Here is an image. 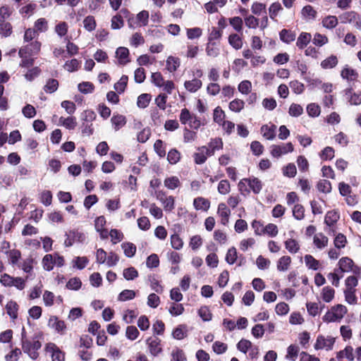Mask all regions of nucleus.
<instances>
[{
	"mask_svg": "<svg viewBox=\"0 0 361 361\" xmlns=\"http://www.w3.org/2000/svg\"><path fill=\"white\" fill-rule=\"evenodd\" d=\"M218 192L221 195H226L230 192L231 185L227 180H221L217 187Z\"/></svg>",
	"mask_w": 361,
	"mask_h": 361,
	"instance_id": "774afa93",
	"label": "nucleus"
},
{
	"mask_svg": "<svg viewBox=\"0 0 361 361\" xmlns=\"http://www.w3.org/2000/svg\"><path fill=\"white\" fill-rule=\"evenodd\" d=\"M311 38V34L305 32H301L297 39V47L300 49H304L310 43Z\"/></svg>",
	"mask_w": 361,
	"mask_h": 361,
	"instance_id": "5701e85b",
	"label": "nucleus"
},
{
	"mask_svg": "<svg viewBox=\"0 0 361 361\" xmlns=\"http://www.w3.org/2000/svg\"><path fill=\"white\" fill-rule=\"evenodd\" d=\"M345 357L349 361L355 360L353 348L351 346H346L344 350L339 351L337 353V358L341 359Z\"/></svg>",
	"mask_w": 361,
	"mask_h": 361,
	"instance_id": "cd10ccee",
	"label": "nucleus"
},
{
	"mask_svg": "<svg viewBox=\"0 0 361 361\" xmlns=\"http://www.w3.org/2000/svg\"><path fill=\"white\" fill-rule=\"evenodd\" d=\"M291 264V258L289 256H283L277 262V269L279 271H286Z\"/></svg>",
	"mask_w": 361,
	"mask_h": 361,
	"instance_id": "bb28decb",
	"label": "nucleus"
},
{
	"mask_svg": "<svg viewBox=\"0 0 361 361\" xmlns=\"http://www.w3.org/2000/svg\"><path fill=\"white\" fill-rule=\"evenodd\" d=\"M347 312V308L343 305H337L331 307L323 317L324 321L332 322L341 320Z\"/></svg>",
	"mask_w": 361,
	"mask_h": 361,
	"instance_id": "7ed1b4c3",
	"label": "nucleus"
},
{
	"mask_svg": "<svg viewBox=\"0 0 361 361\" xmlns=\"http://www.w3.org/2000/svg\"><path fill=\"white\" fill-rule=\"evenodd\" d=\"M228 42L235 49H240L243 47L242 38L238 34H231L228 37Z\"/></svg>",
	"mask_w": 361,
	"mask_h": 361,
	"instance_id": "72a5a7b5",
	"label": "nucleus"
},
{
	"mask_svg": "<svg viewBox=\"0 0 361 361\" xmlns=\"http://www.w3.org/2000/svg\"><path fill=\"white\" fill-rule=\"evenodd\" d=\"M116 57L118 58L119 64L126 65L130 61L128 59L129 50L128 48L124 47H118L116 49Z\"/></svg>",
	"mask_w": 361,
	"mask_h": 361,
	"instance_id": "dca6fc26",
	"label": "nucleus"
},
{
	"mask_svg": "<svg viewBox=\"0 0 361 361\" xmlns=\"http://www.w3.org/2000/svg\"><path fill=\"white\" fill-rule=\"evenodd\" d=\"M54 255L47 254L42 259L43 268L47 271H51L54 267Z\"/></svg>",
	"mask_w": 361,
	"mask_h": 361,
	"instance_id": "58836bf2",
	"label": "nucleus"
},
{
	"mask_svg": "<svg viewBox=\"0 0 361 361\" xmlns=\"http://www.w3.org/2000/svg\"><path fill=\"white\" fill-rule=\"evenodd\" d=\"M198 150V152L194 154V160L197 164H202L206 161L207 157L209 156L203 150V147H200Z\"/></svg>",
	"mask_w": 361,
	"mask_h": 361,
	"instance_id": "49530a36",
	"label": "nucleus"
},
{
	"mask_svg": "<svg viewBox=\"0 0 361 361\" xmlns=\"http://www.w3.org/2000/svg\"><path fill=\"white\" fill-rule=\"evenodd\" d=\"M136 293L133 290L126 289L121 291L118 296V300L121 302H125L127 300H133L135 298Z\"/></svg>",
	"mask_w": 361,
	"mask_h": 361,
	"instance_id": "e433bc0d",
	"label": "nucleus"
},
{
	"mask_svg": "<svg viewBox=\"0 0 361 361\" xmlns=\"http://www.w3.org/2000/svg\"><path fill=\"white\" fill-rule=\"evenodd\" d=\"M59 125L66 128L68 130H74L77 126V120L75 116L63 117L61 116L59 119Z\"/></svg>",
	"mask_w": 361,
	"mask_h": 361,
	"instance_id": "4468645a",
	"label": "nucleus"
},
{
	"mask_svg": "<svg viewBox=\"0 0 361 361\" xmlns=\"http://www.w3.org/2000/svg\"><path fill=\"white\" fill-rule=\"evenodd\" d=\"M42 44L40 42L35 40L34 42H30V44L23 46L19 49V53L20 54H27L30 56H37L39 54L41 50Z\"/></svg>",
	"mask_w": 361,
	"mask_h": 361,
	"instance_id": "6e6552de",
	"label": "nucleus"
},
{
	"mask_svg": "<svg viewBox=\"0 0 361 361\" xmlns=\"http://www.w3.org/2000/svg\"><path fill=\"white\" fill-rule=\"evenodd\" d=\"M193 205L197 210L207 211L210 207V202L207 199L199 197L194 199Z\"/></svg>",
	"mask_w": 361,
	"mask_h": 361,
	"instance_id": "412c9836",
	"label": "nucleus"
},
{
	"mask_svg": "<svg viewBox=\"0 0 361 361\" xmlns=\"http://www.w3.org/2000/svg\"><path fill=\"white\" fill-rule=\"evenodd\" d=\"M237 259L238 253L235 247H232L229 248L225 257L226 262L229 264H233L237 262Z\"/></svg>",
	"mask_w": 361,
	"mask_h": 361,
	"instance_id": "09e8293b",
	"label": "nucleus"
},
{
	"mask_svg": "<svg viewBox=\"0 0 361 361\" xmlns=\"http://www.w3.org/2000/svg\"><path fill=\"white\" fill-rule=\"evenodd\" d=\"M171 245L176 250H179L183 247V241L182 238L176 233H174L170 237Z\"/></svg>",
	"mask_w": 361,
	"mask_h": 361,
	"instance_id": "37998d69",
	"label": "nucleus"
},
{
	"mask_svg": "<svg viewBox=\"0 0 361 361\" xmlns=\"http://www.w3.org/2000/svg\"><path fill=\"white\" fill-rule=\"evenodd\" d=\"M184 85L187 90H198L202 86V81L195 78L192 80L185 81Z\"/></svg>",
	"mask_w": 361,
	"mask_h": 361,
	"instance_id": "680f3d73",
	"label": "nucleus"
},
{
	"mask_svg": "<svg viewBox=\"0 0 361 361\" xmlns=\"http://www.w3.org/2000/svg\"><path fill=\"white\" fill-rule=\"evenodd\" d=\"M338 64V59L336 56L331 55L321 62V66L324 69H329Z\"/></svg>",
	"mask_w": 361,
	"mask_h": 361,
	"instance_id": "79ce46f5",
	"label": "nucleus"
},
{
	"mask_svg": "<svg viewBox=\"0 0 361 361\" xmlns=\"http://www.w3.org/2000/svg\"><path fill=\"white\" fill-rule=\"evenodd\" d=\"M341 77L348 81H354L357 78V73L355 70L351 68L348 66H345L341 71Z\"/></svg>",
	"mask_w": 361,
	"mask_h": 361,
	"instance_id": "4be33fe9",
	"label": "nucleus"
},
{
	"mask_svg": "<svg viewBox=\"0 0 361 361\" xmlns=\"http://www.w3.org/2000/svg\"><path fill=\"white\" fill-rule=\"evenodd\" d=\"M202 243L203 240L202 237L199 235H195L190 238L189 246L191 247L192 250H197L202 246Z\"/></svg>",
	"mask_w": 361,
	"mask_h": 361,
	"instance_id": "4d7b16f0",
	"label": "nucleus"
},
{
	"mask_svg": "<svg viewBox=\"0 0 361 361\" xmlns=\"http://www.w3.org/2000/svg\"><path fill=\"white\" fill-rule=\"evenodd\" d=\"M149 353L153 356H157L162 352L161 340L157 337H149L146 341Z\"/></svg>",
	"mask_w": 361,
	"mask_h": 361,
	"instance_id": "9d476101",
	"label": "nucleus"
},
{
	"mask_svg": "<svg viewBox=\"0 0 361 361\" xmlns=\"http://www.w3.org/2000/svg\"><path fill=\"white\" fill-rule=\"evenodd\" d=\"M84 27L89 32L93 31L96 28V20L92 16H87L83 20Z\"/></svg>",
	"mask_w": 361,
	"mask_h": 361,
	"instance_id": "13d9d810",
	"label": "nucleus"
},
{
	"mask_svg": "<svg viewBox=\"0 0 361 361\" xmlns=\"http://www.w3.org/2000/svg\"><path fill=\"white\" fill-rule=\"evenodd\" d=\"M156 198L162 204L166 212H171L175 207V201L173 196H167L163 190H157L154 192Z\"/></svg>",
	"mask_w": 361,
	"mask_h": 361,
	"instance_id": "423d86ee",
	"label": "nucleus"
},
{
	"mask_svg": "<svg viewBox=\"0 0 361 361\" xmlns=\"http://www.w3.org/2000/svg\"><path fill=\"white\" fill-rule=\"evenodd\" d=\"M338 267L337 270L341 274L352 272L355 275H360L361 273L360 267L355 264L353 260L348 257L341 258L338 262Z\"/></svg>",
	"mask_w": 361,
	"mask_h": 361,
	"instance_id": "f03ea898",
	"label": "nucleus"
},
{
	"mask_svg": "<svg viewBox=\"0 0 361 361\" xmlns=\"http://www.w3.org/2000/svg\"><path fill=\"white\" fill-rule=\"evenodd\" d=\"M286 249L292 254H295L300 250L298 242L293 238H289L284 242Z\"/></svg>",
	"mask_w": 361,
	"mask_h": 361,
	"instance_id": "2f4dec72",
	"label": "nucleus"
},
{
	"mask_svg": "<svg viewBox=\"0 0 361 361\" xmlns=\"http://www.w3.org/2000/svg\"><path fill=\"white\" fill-rule=\"evenodd\" d=\"M334 295L335 290L330 286L324 287L320 293L322 299L326 302H331L334 299Z\"/></svg>",
	"mask_w": 361,
	"mask_h": 361,
	"instance_id": "b1692460",
	"label": "nucleus"
},
{
	"mask_svg": "<svg viewBox=\"0 0 361 361\" xmlns=\"http://www.w3.org/2000/svg\"><path fill=\"white\" fill-rule=\"evenodd\" d=\"M151 288L158 293H161L164 290L163 286L155 276H149L148 278Z\"/></svg>",
	"mask_w": 361,
	"mask_h": 361,
	"instance_id": "c9c22d12",
	"label": "nucleus"
},
{
	"mask_svg": "<svg viewBox=\"0 0 361 361\" xmlns=\"http://www.w3.org/2000/svg\"><path fill=\"white\" fill-rule=\"evenodd\" d=\"M187 336V326L178 325L172 332V336L177 340H182Z\"/></svg>",
	"mask_w": 361,
	"mask_h": 361,
	"instance_id": "c85d7f7f",
	"label": "nucleus"
},
{
	"mask_svg": "<svg viewBox=\"0 0 361 361\" xmlns=\"http://www.w3.org/2000/svg\"><path fill=\"white\" fill-rule=\"evenodd\" d=\"M124 254L127 257H132L136 252V246L132 243H123L121 245Z\"/></svg>",
	"mask_w": 361,
	"mask_h": 361,
	"instance_id": "4c0bfd02",
	"label": "nucleus"
},
{
	"mask_svg": "<svg viewBox=\"0 0 361 361\" xmlns=\"http://www.w3.org/2000/svg\"><path fill=\"white\" fill-rule=\"evenodd\" d=\"M49 326L59 333H63L66 326L63 321L59 320L56 317H51L49 319Z\"/></svg>",
	"mask_w": 361,
	"mask_h": 361,
	"instance_id": "a211bd4d",
	"label": "nucleus"
},
{
	"mask_svg": "<svg viewBox=\"0 0 361 361\" xmlns=\"http://www.w3.org/2000/svg\"><path fill=\"white\" fill-rule=\"evenodd\" d=\"M123 276L126 280L130 281L138 276V272L134 267H131L123 270Z\"/></svg>",
	"mask_w": 361,
	"mask_h": 361,
	"instance_id": "69168bd1",
	"label": "nucleus"
},
{
	"mask_svg": "<svg viewBox=\"0 0 361 361\" xmlns=\"http://www.w3.org/2000/svg\"><path fill=\"white\" fill-rule=\"evenodd\" d=\"M279 37L283 42L290 44L295 40L296 33L290 30L283 29L279 32Z\"/></svg>",
	"mask_w": 361,
	"mask_h": 361,
	"instance_id": "f3484780",
	"label": "nucleus"
},
{
	"mask_svg": "<svg viewBox=\"0 0 361 361\" xmlns=\"http://www.w3.org/2000/svg\"><path fill=\"white\" fill-rule=\"evenodd\" d=\"M66 238L64 241L66 247H71L75 243H83L86 240V235L82 231L76 229L71 230L66 233Z\"/></svg>",
	"mask_w": 361,
	"mask_h": 361,
	"instance_id": "20e7f679",
	"label": "nucleus"
},
{
	"mask_svg": "<svg viewBox=\"0 0 361 361\" xmlns=\"http://www.w3.org/2000/svg\"><path fill=\"white\" fill-rule=\"evenodd\" d=\"M18 56L21 59L20 66L22 68H29L32 67L34 65L35 63V57L32 56H30L27 54H20L18 52Z\"/></svg>",
	"mask_w": 361,
	"mask_h": 361,
	"instance_id": "a878e982",
	"label": "nucleus"
},
{
	"mask_svg": "<svg viewBox=\"0 0 361 361\" xmlns=\"http://www.w3.org/2000/svg\"><path fill=\"white\" fill-rule=\"evenodd\" d=\"M322 23L327 29H333L338 25V18L335 16H327L323 18Z\"/></svg>",
	"mask_w": 361,
	"mask_h": 361,
	"instance_id": "473e14b6",
	"label": "nucleus"
},
{
	"mask_svg": "<svg viewBox=\"0 0 361 361\" xmlns=\"http://www.w3.org/2000/svg\"><path fill=\"white\" fill-rule=\"evenodd\" d=\"M229 23L238 32H242L243 22L240 17L235 16L229 18Z\"/></svg>",
	"mask_w": 361,
	"mask_h": 361,
	"instance_id": "8fccbe9b",
	"label": "nucleus"
},
{
	"mask_svg": "<svg viewBox=\"0 0 361 361\" xmlns=\"http://www.w3.org/2000/svg\"><path fill=\"white\" fill-rule=\"evenodd\" d=\"M298 353L299 348L297 345H290L287 349L286 358L291 361H295L298 357Z\"/></svg>",
	"mask_w": 361,
	"mask_h": 361,
	"instance_id": "864d4df0",
	"label": "nucleus"
},
{
	"mask_svg": "<svg viewBox=\"0 0 361 361\" xmlns=\"http://www.w3.org/2000/svg\"><path fill=\"white\" fill-rule=\"evenodd\" d=\"M180 66V59L178 57L170 56L166 60V67L169 72H174Z\"/></svg>",
	"mask_w": 361,
	"mask_h": 361,
	"instance_id": "c756f323",
	"label": "nucleus"
},
{
	"mask_svg": "<svg viewBox=\"0 0 361 361\" xmlns=\"http://www.w3.org/2000/svg\"><path fill=\"white\" fill-rule=\"evenodd\" d=\"M217 214L220 216L221 223L223 225H226L228 223L231 210L225 203L221 202L219 204Z\"/></svg>",
	"mask_w": 361,
	"mask_h": 361,
	"instance_id": "f8f14e48",
	"label": "nucleus"
},
{
	"mask_svg": "<svg viewBox=\"0 0 361 361\" xmlns=\"http://www.w3.org/2000/svg\"><path fill=\"white\" fill-rule=\"evenodd\" d=\"M358 284V280L355 276H350L345 281V290H355V287Z\"/></svg>",
	"mask_w": 361,
	"mask_h": 361,
	"instance_id": "e2e57ef3",
	"label": "nucleus"
},
{
	"mask_svg": "<svg viewBox=\"0 0 361 361\" xmlns=\"http://www.w3.org/2000/svg\"><path fill=\"white\" fill-rule=\"evenodd\" d=\"M13 32L12 25L4 20H0V35L4 37L11 36Z\"/></svg>",
	"mask_w": 361,
	"mask_h": 361,
	"instance_id": "393cba45",
	"label": "nucleus"
},
{
	"mask_svg": "<svg viewBox=\"0 0 361 361\" xmlns=\"http://www.w3.org/2000/svg\"><path fill=\"white\" fill-rule=\"evenodd\" d=\"M97 117L94 111L92 110H85L81 114V120L82 123H92Z\"/></svg>",
	"mask_w": 361,
	"mask_h": 361,
	"instance_id": "5fc2aeb1",
	"label": "nucleus"
},
{
	"mask_svg": "<svg viewBox=\"0 0 361 361\" xmlns=\"http://www.w3.org/2000/svg\"><path fill=\"white\" fill-rule=\"evenodd\" d=\"M180 159V153L176 149H171L167 154V159L171 164H177Z\"/></svg>",
	"mask_w": 361,
	"mask_h": 361,
	"instance_id": "6e6d98bb",
	"label": "nucleus"
},
{
	"mask_svg": "<svg viewBox=\"0 0 361 361\" xmlns=\"http://www.w3.org/2000/svg\"><path fill=\"white\" fill-rule=\"evenodd\" d=\"M346 96L350 104L358 105L361 104V92H346Z\"/></svg>",
	"mask_w": 361,
	"mask_h": 361,
	"instance_id": "ea45409f",
	"label": "nucleus"
},
{
	"mask_svg": "<svg viewBox=\"0 0 361 361\" xmlns=\"http://www.w3.org/2000/svg\"><path fill=\"white\" fill-rule=\"evenodd\" d=\"M106 223V219L104 216H99L94 220V228L99 233L102 239H106L109 237V231L104 228Z\"/></svg>",
	"mask_w": 361,
	"mask_h": 361,
	"instance_id": "9b49d317",
	"label": "nucleus"
},
{
	"mask_svg": "<svg viewBox=\"0 0 361 361\" xmlns=\"http://www.w3.org/2000/svg\"><path fill=\"white\" fill-rule=\"evenodd\" d=\"M180 185L179 178L176 176L169 177L164 180V185L169 190H174L178 188Z\"/></svg>",
	"mask_w": 361,
	"mask_h": 361,
	"instance_id": "a19ab883",
	"label": "nucleus"
},
{
	"mask_svg": "<svg viewBox=\"0 0 361 361\" xmlns=\"http://www.w3.org/2000/svg\"><path fill=\"white\" fill-rule=\"evenodd\" d=\"M335 341L333 337L327 336L326 338L320 336L317 337V349L331 350Z\"/></svg>",
	"mask_w": 361,
	"mask_h": 361,
	"instance_id": "ddd939ff",
	"label": "nucleus"
},
{
	"mask_svg": "<svg viewBox=\"0 0 361 361\" xmlns=\"http://www.w3.org/2000/svg\"><path fill=\"white\" fill-rule=\"evenodd\" d=\"M82 286V282L80 279L78 277H73L68 280L66 283L67 288L73 290H78Z\"/></svg>",
	"mask_w": 361,
	"mask_h": 361,
	"instance_id": "0e129e2a",
	"label": "nucleus"
},
{
	"mask_svg": "<svg viewBox=\"0 0 361 361\" xmlns=\"http://www.w3.org/2000/svg\"><path fill=\"white\" fill-rule=\"evenodd\" d=\"M357 16L355 11H347L339 16V19L342 23H351L356 19Z\"/></svg>",
	"mask_w": 361,
	"mask_h": 361,
	"instance_id": "de8ad7c7",
	"label": "nucleus"
},
{
	"mask_svg": "<svg viewBox=\"0 0 361 361\" xmlns=\"http://www.w3.org/2000/svg\"><path fill=\"white\" fill-rule=\"evenodd\" d=\"M276 128V126L272 124L264 125L261 128V133L267 140H273L275 137Z\"/></svg>",
	"mask_w": 361,
	"mask_h": 361,
	"instance_id": "6ab92c4d",
	"label": "nucleus"
},
{
	"mask_svg": "<svg viewBox=\"0 0 361 361\" xmlns=\"http://www.w3.org/2000/svg\"><path fill=\"white\" fill-rule=\"evenodd\" d=\"M169 313L174 317L182 314L184 312V307L182 304L172 303L169 309Z\"/></svg>",
	"mask_w": 361,
	"mask_h": 361,
	"instance_id": "052dcab7",
	"label": "nucleus"
},
{
	"mask_svg": "<svg viewBox=\"0 0 361 361\" xmlns=\"http://www.w3.org/2000/svg\"><path fill=\"white\" fill-rule=\"evenodd\" d=\"M294 149L291 142L282 143L280 145H272L270 147V154L274 158H279L289 152H292Z\"/></svg>",
	"mask_w": 361,
	"mask_h": 361,
	"instance_id": "39448f33",
	"label": "nucleus"
},
{
	"mask_svg": "<svg viewBox=\"0 0 361 361\" xmlns=\"http://www.w3.org/2000/svg\"><path fill=\"white\" fill-rule=\"evenodd\" d=\"M45 350L52 359V361H64V353L53 343H49L45 346Z\"/></svg>",
	"mask_w": 361,
	"mask_h": 361,
	"instance_id": "0eeeda50",
	"label": "nucleus"
},
{
	"mask_svg": "<svg viewBox=\"0 0 361 361\" xmlns=\"http://www.w3.org/2000/svg\"><path fill=\"white\" fill-rule=\"evenodd\" d=\"M247 179L250 192L252 191L254 194H259L263 188L262 182L254 176L247 178Z\"/></svg>",
	"mask_w": 361,
	"mask_h": 361,
	"instance_id": "2eb2a0df",
	"label": "nucleus"
},
{
	"mask_svg": "<svg viewBox=\"0 0 361 361\" xmlns=\"http://www.w3.org/2000/svg\"><path fill=\"white\" fill-rule=\"evenodd\" d=\"M339 219V214L335 211L327 212L325 216L324 221L329 226L334 225Z\"/></svg>",
	"mask_w": 361,
	"mask_h": 361,
	"instance_id": "3c124183",
	"label": "nucleus"
},
{
	"mask_svg": "<svg viewBox=\"0 0 361 361\" xmlns=\"http://www.w3.org/2000/svg\"><path fill=\"white\" fill-rule=\"evenodd\" d=\"M225 118L226 114L221 107L215 108L213 113L214 121L220 126L225 121Z\"/></svg>",
	"mask_w": 361,
	"mask_h": 361,
	"instance_id": "c03bdc74",
	"label": "nucleus"
},
{
	"mask_svg": "<svg viewBox=\"0 0 361 361\" xmlns=\"http://www.w3.org/2000/svg\"><path fill=\"white\" fill-rule=\"evenodd\" d=\"M88 262L86 257H76L73 260V267L81 270L87 266Z\"/></svg>",
	"mask_w": 361,
	"mask_h": 361,
	"instance_id": "bf43d9fd",
	"label": "nucleus"
},
{
	"mask_svg": "<svg viewBox=\"0 0 361 361\" xmlns=\"http://www.w3.org/2000/svg\"><path fill=\"white\" fill-rule=\"evenodd\" d=\"M224 143L221 138L215 137L210 140L208 146H203V150L206 152L207 154L212 157L216 151L223 149Z\"/></svg>",
	"mask_w": 361,
	"mask_h": 361,
	"instance_id": "1a4fd4ad",
	"label": "nucleus"
},
{
	"mask_svg": "<svg viewBox=\"0 0 361 361\" xmlns=\"http://www.w3.org/2000/svg\"><path fill=\"white\" fill-rule=\"evenodd\" d=\"M6 309L7 314L10 316V317L13 319H15L18 317V305L14 301H9L6 305Z\"/></svg>",
	"mask_w": 361,
	"mask_h": 361,
	"instance_id": "f704fd0d",
	"label": "nucleus"
},
{
	"mask_svg": "<svg viewBox=\"0 0 361 361\" xmlns=\"http://www.w3.org/2000/svg\"><path fill=\"white\" fill-rule=\"evenodd\" d=\"M171 361H187L186 356L183 350L176 348L171 352Z\"/></svg>",
	"mask_w": 361,
	"mask_h": 361,
	"instance_id": "a18cd8bd",
	"label": "nucleus"
},
{
	"mask_svg": "<svg viewBox=\"0 0 361 361\" xmlns=\"http://www.w3.org/2000/svg\"><path fill=\"white\" fill-rule=\"evenodd\" d=\"M111 121L114 128L116 131L121 129L126 123V117L122 115L114 116L111 118Z\"/></svg>",
	"mask_w": 361,
	"mask_h": 361,
	"instance_id": "7c9ffc66",
	"label": "nucleus"
},
{
	"mask_svg": "<svg viewBox=\"0 0 361 361\" xmlns=\"http://www.w3.org/2000/svg\"><path fill=\"white\" fill-rule=\"evenodd\" d=\"M6 256L8 263L14 267L18 265L21 258V252L17 249H12Z\"/></svg>",
	"mask_w": 361,
	"mask_h": 361,
	"instance_id": "aec40b11",
	"label": "nucleus"
},
{
	"mask_svg": "<svg viewBox=\"0 0 361 361\" xmlns=\"http://www.w3.org/2000/svg\"><path fill=\"white\" fill-rule=\"evenodd\" d=\"M41 73V69L38 66L30 68L25 74V78L28 81H32Z\"/></svg>",
	"mask_w": 361,
	"mask_h": 361,
	"instance_id": "338daca9",
	"label": "nucleus"
},
{
	"mask_svg": "<svg viewBox=\"0 0 361 361\" xmlns=\"http://www.w3.org/2000/svg\"><path fill=\"white\" fill-rule=\"evenodd\" d=\"M80 67V62L76 59L67 61L64 64V68L69 72L76 71L79 69Z\"/></svg>",
	"mask_w": 361,
	"mask_h": 361,
	"instance_id": "603ef678",
	"label": "nucleus"
},
{
	"mask_svg": "<svg viewBox=\"0 0 361 361\" xmlns=\"http://www.w3.org/2000/svg\"><path fill=\"white\" fill-rule=\"evenodd\" d=\"M42 344L37 340H29L25 338L24 330L22 333V349L23 352L32 359L36 360L38 356V350L41 348Z\"/></svg>",
	"mask_w": 361,
	"mask_h": 361,
	"instance_id": "f257e3e1",
	"label": "nucleus"
}]
</instances>
